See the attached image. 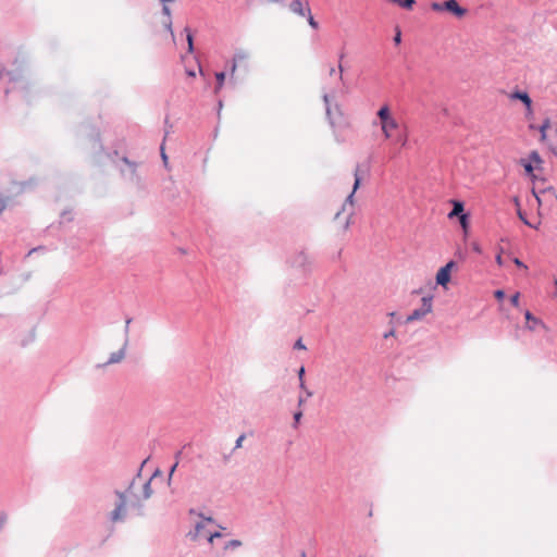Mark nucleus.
<instances>
[{
	"label": "nucleus",
	"instance_id": "f257e3e1",
	"mask_svg": "<svg viewBox=\"0 0 557 557\" xmlns=\"http://www.w3.org/2000/svg\"><path fill=\"white\" fill-rule=\"evenodd\" d=\"M377 119L380 120V126L382 134L385 139H392L395 132L399 128V123L394 116L389 106L384 103L376 112Z\"/></svg>",
	"mask_w": 557,
	"mask_h": 557
},
{
	"label": "nucleus",
	"instance_id": "f03ea898",
	"mask_svg": "<svg viewBox=\"0 0 557 557\" xmlns=\"http://www.w3.org/2000/svg\"><path fill=\"white\" fill-rule=\"evenodd\" d=\"M432 11L442 13L447 12L450 15L462 18L467 15L468 11L466 8L461 7L457 0H446L443 2H432L430 4Z\"/></svg>",
	"mask_w": 557,
	"mask_h": 557
},
{
	"label": "nucleus",
	"instance_id": "7ed1b4c3",
	"mask_svg": "<svg viewBox=\"0 0 557 557\" xmlns=\"http://www.w3.org/2000/svg\"><path fill=\"white\" fill-rule=\"evenodd\" d=\"M432 311V298L431 297H423L422 298V307L419 309H416L409 314L406 319V322H413L417 320H421L424 318L428 313Z\"/></svg>",
	"mask_w": 557,
	"mask_h": 557
},
{
	"label": "nucleus",
	"instance_id": "20e7f679",
	"mask_svg": "<svg viewBox=\"0 0 557 557\" xmlns=\"http://www.w3.org/2000/svg\"><path fill=\"white\" fill-rule=\"evenodd\" d=\"M455 267L456 263L454 261H449L444 267H442L436 273V283L442 287L447 288V285L450 282L451 271Z\"/></svg>",
	"mask_w": 557,
	"mask_h": 557
},
{
	"label": "nucleus",
	"instance_id": "39448f33",
	"mask_svg": "<svg viewBox=\"0 0 557 557\" xmlns=\"http://www.w3.org/2000/svg\"><path fill=\"white\" fill-rule=\"evenodd\" d=\"M326 114L333 127L343 126L344 124H347L344 117V113L339 106H335L333 109L327 107Z\"/></svg>",
	"mask_w": 557,
	"mask_h": 557
},
{
	"label": "nucleus",
	"instance_id": "423d86ee",
	"mask_svg": "<svg viewBox=\"0 0 557 557\" xmlns=\"http://www.w3.org/2000/svg\"><path fill=\"white\" fill-rule=\"evenodd\" d=\"M205 521H201L199 523H197L196 528H195V532L191 534V537L194 540H197L199 537H206L207 541L210 543V544H213V541L218 537H221L222 534L220 532H210V533H206L205 532Z\"/></svg>",
	"mask_w": 557,
	"mask_h": 557
},
{
	"label": "nucleus",
	"instance_id": "0eeeda50",
	"mask_svg": "<svg viewBox=\"0 0 557 557\" xmlns=\"http://www.w3.org/2000/svg\"><path fill=\"white\" fill-rule=\"evenodd\" d=\"M354 177H355L354 187H352L351 193L346 198V201H345V203L343 206V210H345L347 205H349L351 208L354 207V196H355V193L360 187L361 180H362V176H361V173H360V165L356 166V170L354 172Z\"/></svg>",
	"mask_w": 557,
	"mask_h": 557
},
{
	"label": "nucleus",
	"instance_id": "6e6552de",
	"mask_svg": "<svg viewBox=\"0 0 557 557\" xmlns=\"http://www.w3.org/2000/svg\"><path fill=\"white\" fill-rule=\"evenodd\" d=\"M525 318V329L529 331H535L537 327H542L543 330H547V325L539 318L533 315L529 310L524 313Z\"/></svg>",
	"mask_w": 557,
	"mask_h": 557
},
{
	"label": "nucleus",
	"instance_id": "1a4fd4ad",
	"mask_svg": "<svg viewBox=\"0 0 557 557\" xmlns=\"http://www.w3.org/2000/svg\"><path fill=\"white\" fill-rule=\"evenodd\" d=\"M120 497V503L117 504L116 508L111 513V520L113 522L121 520L125 516L126 511V499L123 494L117 493Z\"/></svg>",
	"mask_w": 557,
	"mask_h": 557
},
{
	"label": "nucleus",
	"instance_id": "9d476101",
	"mask_svg": "<svg viewBox=\"0 0 557 557\" xmlns=\"http://www.w3.org/2000/svg\"><path fill=\"white\" fill-rule=\"evenodd\" d=\"M290 10L300 15L306 16L307 13H310V8L307 2H302L301 0H293L289 5Z\"/></svg>",
	"mask_w": 557,
	"mask_h": 557
},
{
	"label": "nucleus",
	"instance_id": "9b49d317",
	"mask_svg": "<svg viewBox=\"0 0 557 557\" xmlns=\"http://www.w3.org/2000/svg\"><path fill=\"white\" fill-rule=\"evenodd\" d=\"M533 195L535 196L536 198V201L539 203V206L541 207L542 203H543V198L541 197V195L543 197H545L546 200H550L552 202L556 201L557 202V195L556 193L554 191V189L552 188H548V189H545V190H542L541 194H537L534 189H533Z\"/></svg>",
	"mask_w": 557,
	"mask_h": 557
},
{
	"label": "nucleus",
	"instance_id": "f8f14e48",
	"mask_svg": "<svg viewBox=\"0 0 557 557\" xmlns=\"http://www.w3.org/2000/svg\"><path fill=\"white\" fill-rule=\"evenodd\" d=\"M161 1L163 3L173 2V0H161ZM162 11H163V14L165 15L164 28H165L166 32H169L173 36L171 10H170V8L166 4H164Z\"/></svg>",
	"mask_w": 557,
	"mask_h": 557
},
{
	"label": "nucleus",
	"instance_id": "ddd939ff",
	"mask_svg": "<svg viewBox=\"0 0 557 557\" xmlns=\"http://www.w3.org/2000/svg\"><path fill=\"white\" fill-rule=\"evenodd\" d=\"M161 1L163 3L173 2V0H161ZM162 11H163V14L165 15L164 28H165L166 32H169L173 36L171 10H170V8L166 4H164Z\"/></svg>",
	"mask_w": 557,
	"mask_h": 557
},
{
	"label": "nucleus",
	"instance_id": "4468645a",
	"mask_svg": "<svg viewBox=\"0 0 557 557\" xmlns=\"http://www.w3.org/2000/svg\"><path fill=\"white\" fill-rule=\"evenodd\" d=\"M510 98L519 99L520 101H522L524 103L525 107H530V104L532 103V100L527 92L515 91L510 95Z\"/></svg>",
	"mask_w": 557,
	"mask_h": 557
},
{
	"label": "nucleus",
	"instance_id": "2eb2a0df",
	"mask_svg": "<svg viewBox=\"0 0 557 557\" xmlns=\"http://www.w3.org/2000/svg\"><path fill=\"white\" fill-rule=\"evenodd\" d=\"M549 127H550V121H549V119H545L544 122L542 123V125L539 127V131H540V134H541L540 140L542 143L546 141V139H547V129Z\"/></svg>",
	"mask_w": 557,
	"mask_h": 557
},
{
	"label": "nucleus",
	"instance_id": "dca6fc26",
	"mask_svg": "<svg viewBox=\"0 0 557 557\" xmlns=\"http://www.w3.org/2000/svg\"><path fill=\"white\" fill-rule=\"evenodd\" d=\"M124 357H125V350H124V348H122L119 351L112 352L109 361L106 364L117 363V362L122 361L124 359Z\"/></svg>",
	"mask_w": 557,
	"mask_h": 557
},
{
	"label": "nucleus",
	"instance_id": "f3484780",
	"mask_svg": "<svg viewBox=\"0 0 557 557\" xmlns=\"http://www.w3.org/2000/svg\"><path fill=\"white\" fill-rule=\"evenodd\" d=\"M515 203H516V207H517V213H518V216L520 218V220L528 226H531V227H534V228H537V225H532L524 216L523 212L521 211L520 209V202H519V199L518 198H515Z\"/></svg>",
	"mask_w": 557,
	"mask_h": 557
},
{
	"label": "nucleus",
	"instance_id": "a211bd4d",
	"mask_svg": "<svg viewBox=\"0 0 557 557\" xmlns=\"http://www.w3.org/2000/svg\"><path fill=\"white\" fill-rule=\"evenodd\" d=\"M461 214H465L463 213V205L459 201H455L454 202V209L453 211L449 213V218H453L455 215H458L460 216Z\"/></svg>",
	"mask_w": 557,
	"mask_h": 557
},
{
	"label": "nucleus",
	"instance_id": "6ab92c4d",
	"mask_svg": "<svg viewBox=\"0 0 557 557\" xmlns=\"http://www.w3.org/2000/svg\"><path fill=\"white\" fill-rule=\"evenodd\" d=\"M243 545L239 540H231L224 545V550L236 549Z\"/></svg>",
	"mask_w": 557,
	"mask_h": 557
},
{
	"label": "nucleus",
	"instance_id": "aec40b11",
	"mask_svg": "<svg viewBox=\"0 0 557 557\" xmlns=\"http://www.w3.org/2000/svg\"><path fill=\"white\" fill-rule=\"evenodd\" d=\"M529 159H530V162L532 164H535L536 166L540 165L543 161H542V158L541 156L539 154L537 151H532L529 156Z\"/></svg>",
	"mask_w": 557,
	"mask_h": 557
},
{
	"label": "nucleus",
	"instance_id": "412c9836",
	"mask_svg": "<svg viewBox=\"0 0 557 557\" xmlns=\"http://www.w3.org/2000/svg\"><path fill=\"white\" fill-rule=\"evenodd\" d=\"M215 78L218 81V84H216V87H215V92H219V90L223 86V83H224V79H225V73L224 72L216 73L215 74Z\"/></svg>",
	"mask_w": 557,
	"mask_h": 557
},
{
	"label": "nucleus",
	"instance_id": "4be33fe9",
	"mask_svg": "<svg viewBox=\"0 0 557 557\" xmlns=\"http://www.w3.org/2000/svg\"><path fill=\"white\" fill-rule=\"evenodd\" d=\"M247 58L246 54L244 53H238L235 55L234 58V63H233V66H232V70H231V73L232 75L235 73L236 71V67H237V63L240 62L242 60H245Z\"/></svg>",
	"mask_w": 557,
	"mask_h": 557
},
{
	"label": "nucleus",
	"instance_id": "5701e85b",
	"mask_svg": "<svg viewBox=\"0 0 557 557\" xmlns=\"http://www.w3.org/2000/svg\"><path fill=\"white\" fill-rule=\"evenodd\" d=\"M301 418H302V409H299V410H297V411L294 413V424H293V426H294L295 429H297V428H298V425H299V423H300V421H301Z\"/></svg>",
	"mask_w": 557,
	"mask_h": 557
},
{
	"label": "nucleus",
	"instance_id": "b1692460",
	"mask_svg": "<svg viewBox=\"0 0 557 557\" xmlns=\"http://www.w3.org/2000/svg\"><path fill=\"white\" fill-rule=\"evenodd\" d=\"M525 172L529 174V175H532L533 171H534V165L530 162V161H524L522 160L521 161Z\"/></svg>",
	"mask_w": 557,
	"mask_h": 557
},
{
	"label": "nucleus",
	"instance_id": "393cba45",
	"mask_svg": "<svg viewBox=\"0 0 557 557\" xmlns=\"http://www.w3.org/2000/svg\"><path fill=\"white\" fill-rule=\"evenodd\" d=\"M297 261L299 262L300 265L310 264L309 258L305 253H300L297 257Z\"/></svg>",
	"mask_w": 557,
	"mask_h": 557
},
{
	"label": "nucleus",
	"instance_id": "a878e982",
	"mask_svg": "<svg viewBox=\"0 0 557 557\" xmlns=\"http://www.w3.org/2000/svg\"><path fill=\"white\" fill-rule=\"evenodd\" d=\"M510 302L513 307H519L520 304V293H516L510 297Z\"/></svg>",
	"mask_w": 557,
	"mask_h": 557
},
{
	"label": "nucleus",
	"instance_id": "bb28decb",
	"mask_svg": "<svg viewBox=\"0 0 557 557\" xmlns=\"http://www.w3.org/2000/svg\"><path fill=\"white\" fill-rule=\"evenodd\" d=\"M185 30L187 32L188 51L193 52V49H194V46H193V35L190 34L188 28H185Z\"/></svg>",
	"mask_w": 557,
	"mask_h": 557
},
{
	"label": "nucleus",
	"instance_id": "cd10ccee",
	"mask_svg": "<svg viewBox=\"0 0 557 557\" xmlns=\"http://www.w3.org/2000/svg\"><path fill=\"white\" fill-rule=\"evenodd\" d=\"M307 15H308V23H309V25H310L312 28L317 29V28L319 27V25H318V23L315 22V20L313 18V16L311 15V12H310V13H307Z\"/></svg>",
	"mask_w": 557,
	"mask_h": 557
},
{
	"label": "nucleus",
	"instance_id": "c85d7f7f",
	"mask_svg": "<svg viewBox=\"0 0 557 557\" xmlns=\"http://www.w3.org/2000/svg\"><path fill=\"white\" fill-rule=\"evenodd\" d=\"M459 221H460V224H461L462 228L466 230L467 226H468V215L467 214H461L459 216Z\"/></svg>",
	"mask_w": 557,
	"mask_h": 557
},
{
	"label": "nucleus",
	"instance_id": "c756f323",
	"mask_svg": "<svg viewBox=\"0 0 557 557\" xmlns=\"http://www.w3.org/2000/svg\"><path fill=\"white\" fill-rule=\"evenodd\" d=\"M294 348L295 349H301V350H306L307 347L305 346V344L302 343L301 338L297 339L295 345H294Z\"/></svg>",
	"mask_w": 557,
	"mask_h": 557
},
{
	"label": "nucleus",
	"instance_id": "7c9ffc66",
	"mask_svg": "<svg viewBox=\"0 0 557 557\" xmlns=\"http://www.w3.org/2000/svg\"><path fill=\"white\" fill-rule=\"evenodd\" d=\"M343 59H344V53H342L339 55V63H338L339 79H343V73H344V67L342 65V60Z\"/></svg>",
	"mask_w": 557,
	"mask_h": 557
},
{
	"label": "nucleus",
	"instance_id": "2f4dec72",
	"mask_svg": "<svg viewBox=\"0 0 557 557\" xmlns=\"http://www.w3.org/2000/svg\"><path fill=\"white\" fill-rule=\"evenodd\" d=\"M245 434H242L237 440H236V443H235V448H240L243 446V442L245 440Z\"/></svg>",
	"mask_w": 557,
	"mask_h": 557
},
{
	"label": "nucleus",
	"instance_id": "473e14b6",
	"mask_svg": "<svg viewBox=\"0 0 557 557\" xmlns=\"http://www.w3.org/2000/svg\"><path fill=\"white\" fill-rule=\"evenodd\" d=\"M494 296H495V298H497L498 300H502V299L505 297V293H504V290H503V289H497V290H495Z\"/></svg>",
	"mask_w": 557,
	"mask_h": 557
},
{
	"label": "nucleus",
	"instance_id": "72a5a7b5",
	"mask_svg": "<svg viewBox=\"0 0 557 557\" xmlns=\"http://www.w3.org/2000/svg\"><path fill=\"white\" fill-rule=\"evenodd\" d=\"M513 263L519 268H523L524 270L528 269V267L518 258H513Z\"/></svg>",
	"mask_w": 557,
	"mask_h": 557
},
{
	"label": "nucleus",
	"instance_id": "f704fd0d",
	"mask_svg": "<svg viewBox=\"0 0 557 557\" xmlns=\"http://www.w3.org/2000/svg\"><path fill=\"white\" fill-rule=\"evenodd\" d=\"M350 216H351V213H349V214L346 216L345 221H344V224H343V230H344V231H346V230L348 228V226H349Z\"/></svg>",
	"mask_w": 557,
	"mask_h": 557
},
{
	"label": "nucleus",
	"instance_id": "c9c22d12",
	"mask_svg": "<svg viewBox=\"0 0 557 557\" xmlns=\"http://www.w3.org/2000/svg\"><path fill=\"white\" fill-rule=\"evenodd\" d=\"M304 376H305V368L300 367V369L298 370V379H299V381L305 380Z\"/></svg>",
	"mask_w": 557,
	"mask_h": 557
},
{
	"label": "nucleus",
	"instance_id": "e433bc0d",
	"mask_svg": "<svg viewBox=\"0 0 557 557\" xmlns=\"http://www.w3.org/2000/svg\"><path fill=\"white\" fill-rule=\"evenodd\" d=\"M305 403H306V398H304L302 396H299L298 397V408L302 409V406L305 405Z\"/></svg>",
	"mask_w": 557,
	"mask_h": 557
},
{
	"label": "nucleus",
	"instance_id": "4c0bfd02",
	"mask_svg": "<svg viewBox=\"0 0 557 557\" xmlns=\"http://www.w3.org/2000/svg\"><path fill=\"white\" fill-rule=\"evenodd\" d=\"M525 108H527V116L531 117L533 115L532 103L530 104V107H525Z\"/></svg>",
	"mask_w": 557,
	"mask_h": 557
},
{
	"label": "nucleus",
	"instance_id": "58836bf2",
	"mask_svg": "<svg viewBox=\"0 0 557 557\" xmlns=\"http://www.w3.org/2000/svg\"><path fill=\"white\" fill-rule=\"evenodd\" d=\"M161 156H162L163 161H164V162H166L168 157H166V154L164 153V145H163V144L161 145Z\"/></svg>",
	"mask_w": 557,
	"mask_h": 557
},
{
	"label": "nucleus",
	"instance_id": "ea45409f",
	"mask_svg": "<svg viewBox=\"0 0 557 557\" xmlns=\"http://www.w3.org/2000/svg\"><path fill=\"white\" fill-rule=\"evenodd\" d=\"M391 336H395V331H394V330H391L389 332H387V333H385V334L383 335V337H384L385 339H386V338H388V337H391Z\"/></svg>",
	"mask_w": 557,
	"mask_h": 557
},
{
	"label": "nucleus",
	"instance_id": "a19ab883",
	"mask_svg": "<svg viewBox=\"0 0 557 557\" xmlns=\"http://www.w3.org/2000/svg\"><path fill=\"white\" fill-rule=\"evenodd\" d=\"M299 387L305 391L307 388L305 380L299 381Z\"/></svg>",
	"mask_w": 557,
	"mask_h": 557
},
{
	"label": "nucleus",
	"instance_id": "79ce46f5",
	"mask_svg": "<svg viewBox=\"0 0 557 557\" xmlns=\"http://www.w3.org/2000/svg\"><path fill=\"white\" fill-rule=\"evenodd\" d=\"M186 74H187L188 76H190V77H195V76H196V73H195V71H193V70H188V71H186Z\"/></svg>",
	"mask_w": 557,
	"mask_h": 557
},
{
	"label": "nucleus",
	"instance_id": "37998d69",
	"mask_svg": "<svg viewBox=\"0 0 557 557\" xmlns=\"http://www.w3.org/2000/svg\"><path fill=\"white\" fill-rule=\"evenodd\" d=\"M496 262H497L498 265H503V260H502V256L500 255H498L496 257Z\"/></svg>",
	"mask_w": 557,
	"mask_h": 557
},
{
	"label": "nucleus",
	"instance_id": "c03bdc74",
	"mask_svg": "<svg viewBox=\"0 0 557 557\" xmlns=\"http://www.w3.org/2000/svg\"><path fill=\"white\" fill-rule=\"evenodd\" d=\"M395 42L396 44H399L400 42V33H397L395 38H394Z\"/></svg>",
	"mask_w": 557,
	"mask_h": 557
},
{
	"label": "nucleus",
	"instance_id": "a18cd8bd",
	"mask_svg": "<svg viewBox=\"0 0 557 557\" xmlns=\"http://www.w3.org/2000/svg\"><path fill=\"white\" fill-rule=\"evenodd\" d=\"M177 465H178V463L176 462V463L171 468V471H170V474H169V475H170V478L173 475V473H174V471H175V469H176Z\"/></svg>",
	"mask_w": 557,
	"mask_h": 557
},
{
	"label": "nucleus",
	"instance_id": "49530a36",
	"mask_svg": "<svg viewBox=\"0 0 557 557\" xmlns=\"http://www.w3.org/2000/svg\"><path fill=\"white\" fill-rule=\"evenodd\" d=\"M304 392L307 395V397H311L313 395L312 392L309 391L308 388H306Z\"/></svg>",
	"mask_w": 557,
	"mask_h": 557
},
{
	"label": "nucleus",
	"instance_id": "de8ad7c7",
	"mask_svg": "<svg viewBox=\"0 0 557 557\" xmlns=\"http://www.w3.org/2000/svg\"><path fill=\"white\" fill-rule=\"evenodd\" d=\"M406 138H398V141L404 146L406 144Z\"/></svg>",
	"mask_w": 557,
	"mask_h": 557
},
{
	"label": "nucleus",
	"instance_id": "09e8293b",
	"mask_svg": "<svg viewBox=\"0 0 557 557\" xmlns=\"http://www.w3.org/2000/svg\"><path fill=\"white\" fill-rule=\"evenodd\" d=\"M335 72H336L335 67H331V70H330V75H334V74H335Z\"/></svg>",
	"mask_w": 557,
	"mask_h": 557
},
{
	"label": "nucleus",
	"instance_id": "8fccbe9b",
	"mask_svg": "<svg viewBox=\"0 0 557 557\" xmlns=\"http://www.w3.org/2000/svg\"><path fill=\"white\" fill-rule=\"evenodd\" d=\"M4 209V203L2 200H0V212Z\"/></svg>",
	"mask_w": 557,
	"mask_h": 557
},
{
	"label": "nucleus",
	"instance_id": "3c124183",
	"mask_svg": "<svg viewBox=\"0 0 557 557\" xmlns=\"http://www.w3.org/2000/svg\"><path fill=\"white\" fill-rule=\"evenodd\" d=\"M341 214H342V212H337L336 215H335V219L338 220Z\"/></svg>",
	"mask_w": 557,
	"mask_h": 557
},
{
	"label": "nucleus",
	"instance_id": "603ef678",
	"mask_svg": "<svg viewBox=\"0 0 557 557\" xmlns=\"http://www.w3.org/2000/svg\"><path fill=\"white\" fill-rule=\"evenodd\" d=\"M324 101L327 103L329 102V97L325 95L324 96Z\"/></svg>",
	"mask_w": 557,
	"mask_h": 557
},
{
	"label": "nucleus",
	"instance_id": "864d4df0",
	"mask_svg": "<svg viewBox=\"0 0 557 557\" xmlns=\"http://www.w3.org/2000/svg\"><path fill=\"white\" fill-rule=\"evenodd\" d=\"M530 129H535V126L533 124H530Z\"/></svg>",
	"mask_w": 557,
	"mask_h": 557
},
{
	"label": "nucleus",
	"instance_id": "5fc2aeb1",
	"mask_svg": "<svg viewBox=\"0 0 557 557\" xmlns=\"http://www.w3.org/2000/svg\"><path fill=\"white\" fill-rule=\"evenodd\" d=\"M555 285H556V287H557V281H555Z\"/></svg>",
	"mask_w": 557,
	"mask_h": 557
}]
</instances>
